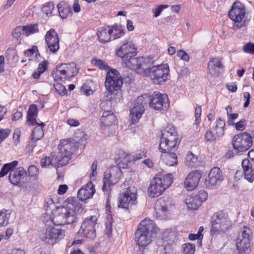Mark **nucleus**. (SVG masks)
<instances>
[{
	"label": "nucleus",
	"mask_w": 254,
	"mask_h": 254,
	"mask_svg": "<svg viewBox=\"0 0 254 254\" xmlns=\"http://www.w3.org/2000/svg\"><path fill=\"white\" fill-rule=\"evenodd\" d=\"M73 143L68 139H63L58 145L59 153L51 154L50 161L51 166L55 168H61L66 165L70 159L72 153Z\"/></svg>",
	"instance_id": "obj_1"
},
{
	"label": "nucleus",
	"mask_w": 254,
	"mask_h": 254,
	"mask_svg": "<svg viewBox=\"0 0 254 254\" xmlns=\"http://www.w3.org/2000/svg\"><path fill=\"white\" fill-rule=\"evenodd\" d=\"M155 229V223L150 219L146 218L140 222L135 234L136 243L139 247L144 249L150 243Z\"/></svg>",
	"instance_id": "obj_2"
},
{
	"label": "nucleus",
	"mask_w": 254,
	"mask_h": 254,
	"mask_svg": "<svg viewBox=\"0 0 254 254\" xmlns=\"http://www.w3.org/2000/svg\"><path fill=\"white\" fill-rule=\"evenodd\" d=\"M228 214L223 210L215 212L211 217L210 233L212 235L224 234L231 227Z\"/></svg>",
	"instance_id": "obj_3"
},
{
	"label": "nucleus",
	"mask_w": 254,
	"mask_h": 254,
	"mask_svg": "<svg viewBox=\"0 0 254 254\" xmlns=\"http://www.w3.org/2000/svg\"><path fill=\"white\" fill-rule=\"evenodd\" d=\"M173 177L171 174L154 177L150 182L148 193L151 197H156L161 195L171 185Z\"/></svg>",
	"instance_id": "obj_4"
},
{
	"label": "nucleus",
	"mask_w": 254,
	"mask_h": 254,
	"mask_svg": "<svg viewBox=\"0 0 254 254\" xmlns=\"http://www.w3.org/2000/svg\"><path fill=\"white\" fill-rule=\"evenodd\" d=\"M178 139V134L175 128L172 126H167L162 131L159 150L161 152L176 150Z\"/></svg>",
	"instance_id": "obj_5"
},
{
	"label": "nucleus",
	"mask_w": 254,
	"mask_h": 254,
	"mask_svg": "<svg viewBox=\"0 0 254 254\" xmlns=\"http://www.w3.org/2000/svg\"><path fill=\"white\" fill-rule=\"evenodd\" d=\"M148 99L149 104L152 109L161 111L166 110L169 106V100L168 96L166 94H162L159 92L155 91L151 95L145 94L137 97L138 103L145 102Z\"/></svg>",
	"instance_id": "obj_6"
},
{
	"label": "nucleus",
	"mask_w": 254,
	"mask_h": 254,
	"mask_svg": "<svg viewBox=\"0 0 254 254\" xmlns=\"http://www.w3.org/2000/svg\"><path fill=\"white\" fill-rule=\"evenodd\" d=\"M66 205L61 208L68 224L76 222L77 213L82 212L83 205L77 198L69 197Z\"/></svg>",
	"instance_id": "obj_7"
},
{
	"label": "nucleus",
	"mask_w": 254,
	"mask_h": 254,
	"mask_svg": "<svg viewBox=\"0 0 254 254\" xmlns=\"http://www.w3.org/2000/svg\"><path fill=\"white\" fill-rule=\"evenodd\" d=\"M147 73L143 76H149L151 81L156 84L162 85L168 79L169 74V67L168 64H161L149 66L147 68Z\"/></svg>",
	"instance_id": "obj_8"
},
{
	"label": "nucleus",
	"mask_w": 254,
	"mask_h": 254,
	"mask_svg": "<svg viewBox=\"0 0 254 254\" xmlns=\"http://www.w3.org/2000/svg\"><path fill=\"white\" fill-rule=\"evenodd\" d=\"M124 65L128 68L134 70L137 73L143 76L147 72V68L151 66L153 62L148 58L128 57L123 61Z\"/></svg>",
	"instance_id": "obj_9"
},
{
	"label": "nucleus",
	"mask_w": 254,
	"mask_h": 254,
	"mask_svg": "<svg viewBox=\"0 0 254 254\" xmlns=\"http://www.w3.org/2000/svg\"><path fill=\"white\" fill-rule=\"evenodd\" d=\"M123 84V80L120 72L115 69H110L106 74L105 79L106 89L113 95V93L116 91V95L120 98L121 94L118 91L121 89Z\"/></svg>",
	"instance_id": "obj_10"
},
{
	"label": "nucleus",
	"mask_w": 254,
	"mask_h": 254,
	"mask_svg": "<svg viewBox=\"0 0 254 254\" xmlns=\"http://www.w3.org/2000/svg\"><path fill=\"white\" fill-rule=\"evenodd\" d=\"M79 69L73 62L63 63L56 66L55 78L62 81L69 80L78 73Z\"/></svg>",
	"instance_id": "obj_11"
},
{
	"label": "nucleus",
	"mask_w": 254,
	"mask_h": 254,
	"mask_svg": "<svg viewBox=\"0 0 254 254\" xmlns=\"http://www.w3.org/2000/svg\"><path fill=\"white\" fill-rule=\"evenodd\" d=\"M246 14L245 5L240 2H235L232 6L231 10L228 12L229 18L234 21L233 28L240 29L244 27L245 23L243 21Z\"/></svg>",
	"instance_id": "obj_12"
},
{
	"label": "nucleus",
	"mask_w": 254,
	"mask_h": 254,
	"mask_svg": "<svg viewBox=\"0 0 254 254\" xmlns=\"http://www.w3.org/2000/svg\"><path fill=\"white\" fill-rule=\"evenodd\" d=\"M252 231L249 227L244 226L237 238L236 247L240 254H249L251 252Z\"/></svg>",
	"instance_id": "obj_13"
},
{
	"label": "nucleus",
	"mask_w": 254,
	"mask_h": 254,
	"mask_svg": "<svg viewBox=\"0 0 254 254\" xmlns=\"http://www.w3.org/2000/svg\"><path fill=\"white\" fill-rule=\"evenodd\" d=\"M65 236L64 231L54 227H49L43 230L40 235L41 240L49 245H53L63 239Z\"/></svg>",
	"instance_id": "obj_14"
},
{
	"label": "nucleus",
	"mask_w": 254,
	"mask_h": 254,
	"mask_svg": "<svg viewBox=\"0 0 254 254\" xmlns=\"http://www.w3.org/2000/svg\"><path fill=\"white\" fill-rule=\"evenodd\" d=\"M136 200V190L129 187L123 189L118 199V206L128 209L130 206L135 204Z\"/></svg>",
	"instance_id": "obj_15"
},
{
	"label": "nucleus",
	"mask_w": 254,
	"mask_h": 254,
	"mask_svg": "<svg viewBox=\"0 0 254 254\" xmlns=\"http://www.w3.org/2000/svg\"><path fill=\"white\" fill-rule=\"evenodd\" d=\"M232 142L233 148L238 152L246 151L253 144L252 137L248 133H240L234 136Z\"/></svg>",
	"instance_id": "obj_16"
},
{
	"label": "nucleus",
	"mask_w": 254,
	"mask_h": 254,
	"mask_svg": "<svg viewBox=\"0 0 254 254\" xmlns=\"http://www.w3.org/2000/svg\"><path fill=\"white\" fill-rule=\"evenodd\" d=\"M121 175V171L118 167H113L109 171L104 173L102 190L104 192H108L111 187L115 185L119 180Z\"/></svg>",
	"instance_id": "obj_17"
},
{
	"label": "nucleus",
	"mask_w": 254,
	"mask_h": 254,
	"mask_svg": "<svg viewBox=\"0 0 254 254\" xmlns=\"http://www.w3.org/2000/svg\"><path fill=\"white\" fill-rule=\"evenodd\" d=\"M97 220L98 218L95 215L87 217L81 224L79 232H82L87 238L94 239L96 237L95 226Z\"/></svg>",
	"instance_id": "obj_18"
},
{
	"label": "nucleus",
	"mask_w": 254,
	"mask_h": 254,
	"mask_svg": "<svg viewBox=\"0 0 254 254\" xmlns=\"http://www.w3.org/2000/svg\"><path fill=\"white\" fill-rule=\"evenodd\" d=\"M223 176L220 169L215 167L212 168L205 180V185L209 189H214L220 186L223 180Z\"/></svg>",
	"instance_id": "obj_19"
},
{
	"label": "nucleus",
	"mask_w": 254,
	"mask_h": 254,
	"mask_svg": "<svg viewBox=\"0 0 254 254\" xmlns=\"http://www.w3.org/2000/svg\"><path fill=\"white\" fill-rule=\"evenodd\" d=\"M45 40L51 52L55 53L59 50L60 39L58 33L54 29L51 28L46 32Z\"/></svg>",
	"instance_id": "obj_20"
},
{
	"label": "nucleus",
	"mask_w": 254,
	"mask_h": 254,
	"mask_svg": "<svg viewBox=\"0 0 254 254\" xmlns=\"http://www.w3.org/2000/svg\"><path fill=\"white\" fill-rule=\"evenodd\" d=\"M26 174L27 172L23 167L12 168L9 174V180L12 184L20 186L24 182Z\"/></svg>",
	"instance_id": "obj_21"
},
{
	"label": "nucleus",
	"mask_w": 254,
	"mask_h": 254,
	"mask_svg": "<svg viewBox=\"0 0 254 254\" xmlns=\"http://www.w3.org/2000/svg\"><path fill=\"white\" fill-rule=\"evenodd\" d=\"M136 49L131 42H127L123 44L119 48L116 50V55L122 58V60L131 57H134L136 54Z\"/></svg>",
	"instance_id": "obj_22"
},
{
	"label": "nucleus",
	"mask_w": 254,
	"mask_h": 254,
	"mask_svg": "<svg viewBox=\"0 0 254 254\" xmlns=\"http://www.w3.org/2000/svg\"><path fill=\"white\" fill-rule=\"evenodd\" d=\"M201 175L197 171H192L187 176L184 181V186L188 190H194L198 185Z\"/></svg>",
	"instance_id": "obj_23"
},
{
	"label": "nucleus",
	"mask_w": 254,
	"mask_h": 254,
	"mask_svg": "<svg viewBox=\"0 0 254 254\" xmlns=\"http://www.w3.org/2000/svg\"><path fill=\"white\" fill-rule=\"evenodd\" d=\"M95 192L93 183L90 181L83 186L78 191L77 197L79 200L85 201L91 198Z\"/></svg>",
	"instance_id": "obj_24"
},
{
	"label": "nucleus",
	"mask_w": 254,
	"mask_h": 254,
	"mask_svg": "<svg viewBox=\"0 0 254 254\" xmlns=\"http://www.w3.org/2000/svg\"><path fill=\"white\" fill-rule=\"evenodd\" d=\"M223 68V64L218 58H212L208 63L207 70L212 76H218Z\"/></svg>",
	"instance_id": "obj_25"
},
{
	"label": "nucleus",
	"mask_w": 254,
	"mask_h": 254,
	"mask_svg": "<svg viewBox=\"0 0 254 254\" xmlns=\"http://www.w3.org/2000/svg\"><path fill=\"white\" fill-rule=\"evenodd\" d=\"M136 103L138 105H135L130 110L129 117L132 124L138 122L144 112V105L146 104L145 102L138 103L136 101Z\"/></svg>",
	"instance_id": "obj_26"
},
{
	"label": "nucleus",
	"mask_w": 254,
	"mask_h": 254,
	"mask_svg": "<svg viewBox=\"0 0 254 254\" xmlns=\"http://www.w3.org/2000/svg\"><path fill=\"white\" fill-rule=\"evenodd\" d=\"M172 150L162 152L161 159L162 162L166 165L169 166H175L178 164V158L175 152H171Z\"/></svg>",
	"instance_id": "obj_27"
},
{
	"label": "nucleus",
	"mask_w": 254,
	"mask_h": 254,
	"mask_svg": "<svg viewBox=\"0 0 254 254\" xmlns=\"http://www.w3.org/2000/svg\"><path fill=\"white\" fill-rule=\"evenodd\" d=\"M168 204L164 199H158L155 205V210L158 217L164 218L166 216L168 211Z\"/></svg>",
	"instance_id": "obj_28"
},
{
	"label": "nucleus",
	"mask_w": 254,
	"mask_h": 254,
	"mask_svg": "<svg viewBox=\"0 0 254 254\" xmlns=\"http://www.w3.org/2000/svg\"><path fill=\"white\" fill-rule=\"evenodd\" d=\"M101 122L105 126H110L116 123V117L112 111H106L103 113L101 118Z\"/></svg>",
	"instance_id": "obj_29"
},
{
	"label": "nucleus",
	"mask_w": 254,
	"mask_h": 254,
	"mask_svg": "<svg viewBox=\"0 0 254 254\" xmlns=\"http://www.w3.org/2000/svg\"><path fill=\"white\" fill-rule=\"evenodd\" d=\"M97 34L99 41L102 43H106L112 40V36L109 27H102L98 29Z\"/></svg>",
	"instance_id": "obj_30"
},
{
	"label": "nucleus",
	"mask_w": 254,
	"mask_h": 254,
	"mask_svg": "<svg viewBox=\"0 0 254 254\" xmlns=\"http://www.w3.org/2000/svg\"><path fill=\"white\" fill-rule=\"evenodd\" d=\"M37 114L38 109L36 105L34 104L30 105L27 115V122L29 126L37 124L36 120Z\"/></svg>",
	"instance_id": "obj_31"
},
{
	"label": "nucleus",
	"mask_w": 254,
	"mask_h": 254,
	"mask_svg": "<svg viewBox=\"0 0 254 254\" xmlns=\"http://www.w3.org/2000/svg\"><path fill=\"white\" fill-rule=\"evenodd\" d=\"M60 16L62 19L66 18L71 14L72 10L69 5L65 1L60 2L57 5Z\"/></svg>",
	"instance_id": "obj_32"
},
{
	"label": "nucleus",
	"mask_w": 254,
	"mask_h": 254,
	"mask_svg": "<svg viewBox=\"0 0 254 254\" xmlns=\"http://www.w3.org/2000/svg\"><path fill=\"white\" fill-rule=\"evenodd\" d=\"M64 215L62 209H59L52 219L54 224L58 226L68 224Z\"/></svg>",
	"instance_id": "obj_33"
},
{
	"label": "nucleus",
	"mask_w": 254,
	"mask_h": 254,
	"mask_svg": "<svg viewBox=\"0 0 254 254\" xmlns=\"http://www.w3.org/2000/svg\"><path fill=\"white\" fill-rule=\"evenodd\" d=\"M186 203L188 208L191 210L197 209L201 204L195 195L189 196L186 199Z\"/></svg>",
	"instance_id": "obj_34"
},
{
	"label": "nucleus",
	"mask_w": 254,
	"mask_h": 254,
	"mask_svg": "<svg viewBox=\"0 0 254 254\" xmlns=\"http://www.w3.org/2000/svg\"><path fill=\"white\" fill-rule=\"evenodd\" d=\"M45 124L43 123L38 124L37 126L34 128L31 136L35 139V141H38L44 135L43 127Z\"/></svg>",
	"instance_id": "obj_35"
},
{
	"label": "nucleus",
	"mask_w": 254,
	"mask_h": 254,
	"mask_svg": "<svg viewBox=\"0 0 254 254\" xmlns=\"http://www.w3.org/2000/svg\"><path fill=\"white\" fill-rule=\"evenodd\" d=\"M112 40L118 39L124 35V30L121 26L115 25L110 28Z\"/></svg>",
	"instance_id": "obj_36"
},
{
	"label": "nucleus",
	"mask_w": 254,
	"mask_h": 254,
	"mask_svg": "<svg viewBox=\"0 0 254 254\" xmlns=\"http://www.w3.org/2000/svg\"><path fill=\"white\" fill-rule=\"evenodd\" d=\"M225 126V122L219 118L216 121V125L212 127V129L214 132H216L221 137L224 134V127Z\"/></svg>",
	"instance_id": "obj_37"
},
{
	"label": "nucleus",
	"mask_w": 254,
	"mask_h": 254,
	"mask_svg": "<svg viewBox=\"0 0 254 254\" xmlns=\"http://www.w3.org/2000/svg\"><path fill=\"white\" fill-rule=\"evenodd\" d=\"M18 165L17 161H13L10 163L5 164L0 171V178L5 176L8 172L10 173L12 168H15Z\"/></svg>",
	"instance_id": "obj_38"
},
{
	"label": "nucleus",
	"mask_w": 254,
	"mask_h": 254,
	"mask_svg": "<svg viewBox=\"0 0 254 254\" xmlns=\"http://www.w3.org/2000/svg\"><path fill=\"white\" fill-rule=\"evenodd\" d=\"M10 213L9 210L2 209L0 212V227H5L9 223Z\"/></svg>",
	"instance_id": "obj_39"
},
{
	"label": "nucleus",
	"mask_w": 254,
	"mask_h": 254,
	"mask_svg": "<svg viewBox=\"0 0 254 254\" xmlns=\"http://www.w3.org/2000/svg\"><path fill=\"white\" fill-rule=\"evenodd\" d=\"M24 33L26 36L33 34L39 32L38 24H30L26 26H23Z\"/></svg>",
	"instance_id": "obj_40"
},
{
	"label": "nucleus",
	"mask_w": 254,
	"mask_h": 254,
	"mask_svg": "<svg viewBox=\"0 0 254 254\" xmlns=\"http://www.w3.org/2000/svg\"><path fill=\"white\" fill-rule=\"evenodd\" d=\"M91 63L101 70H107L110 68V66L107 62L99 59H93Z\"/></svg>",
	"instance_id": "obj_41"
},
{
	"label": "nucleus",
	"mask_w": 254,
	"mask_h": 254,
	"mask_svg": "<svg viewBox=\"0 0 254 254\" xmlns=\"http://www.w3.org/2000/svg\"><path fill=\"white\" fill-rule=\"evenodd\" d=\"M195 245L190 243H185L182 246V252L184 254H194Z\"/></svg>",
	"instance_id": "obj_42"
},
{
	"label": "nucleus",
	"mask_w": 254,
	"mask_h": 254,
	"mask_svg": "<svg viewBox=\"0 0 254 254\" xmlns=\"http://www.w3.org/2000/svg\"><path fill=\"white\" fill-rule=\"evenodd\" d=\"M221 136L216 134V132L212 129H209L205 133L204 138L207 141H214L216 140L219 139Z\"/></svg>",
	"instance_id": "obj_43"
},
{
	"label": "nucleus",
	"mask_w": 254,
	"mask_h": 254,
	"mask_svg": "<svg viewBox=\"0 0 254 254\" xmlns=\"http://www.w3.org/2000/svg\"><path fill=\"white\" fill-rule=\"evenodd\" d=\"M201 108L200 106H198L196 105V106L195 108V122L194 124L196 126V129L197 130V132L199 131V129L198 128V126L200 124L201 122Z\"/></svg>",
	"instance_id": "obj_44"
},
{
	"label": "nucleus",
	"mask_w": 254,
	"mask_h": 254,
	"mask_svg": "<svg viewBox=\"0 0 254 254\" xmlns=\"http://www.w3.org/2000/svg\"><path fill=\"white\" fill-rule=\"evenodd\" d=\"M55 92L61 96L66 95L67 90L64 86L60 83H56L54 84Z\"/></svg>",
	"instance_id": "obj_45"
},
{
	"label": "nucleus",
	"mask_w": 254,
	"mask_h": 254,
	"mask_svg": "<svg viewBox=\"0 0 254 254\" xmlns=\"http://www.w3.org/2000/svg\"><path fill=\"white\" fill-rule=\"evenodd\" d=\"M54 9L53 2H48L45 3L42 8V12L47 15H51Z\"/></svg>",
	"instance_id": "obj_46"
},
{
	"label": "nucleus",
	"mask_w": 254,
	"mask_h": 254,
	"mask_svg": "<svg viewBox=\"0 0 254 254\" xmlns=\"http://www.w3.org/2000/svg\"><path fill=\"white\" fill-rule=\"evenodd\" d=\"M11 132V129L9 128L0 129V143L10 134Z\"/></svg>",
	"instance_id": "obj_47"
},
{
	"label": "nucleus",
	"mask_w": 254,
	"mask_h": 254,
	"mask_svg": "<svg viewBox=\"0 0 254 254\" xmlns=\"http://www.w3.org/2000/svg\"><path fill=\"white\" fill-rule=\"evenodd\" d=\"M247 125V121L245 119H242L235 124V128L238 130H244Z\"/></svg>",
	"instance_id": "obj_48"
},
{
	"label": "nucleus",
	"mask_w": 254,
	"mask_h": 254,
	"mask_svg": "<svg viewBox=\"0 0 254 254\" xmlns=\"http://www.w3.org/2000/svg\"><path fill=\"white\" fill-rule=\"evenodd\" d=\"M22 32H24L23 26H18L14 29L12 33V35L14 38L18 39L21 35Z\"/></svg>",
	"instance_id": "obj_49"
},
{
	"label": "nucleus",
	"mask_w": 254,
	"mask_h": 254,
	"mask_svg": "<svg viewBox=\"0 0 254 254\" xmlns=\"http://www.w3.org/2000/svg\"><path fill=\"white\" fill-rule=\"evenodd\" d=\"M243 51L245 53L254 54V43H249L243 47Z\"/></svg>",
	"instance_id": "obj_50"
},
{
	"label": "nucleus",
	"mask_w": 254,
	"mask_h": 254,
	"mask_svg": "<svg viewBox=\"0 0 254 254\" xmlns=\"http://www.w3.org/2000/svg\"><path fill=\"white\" fill-rule=\"evenodd\" d=\"M38 169L36 166L31 165L28 167L27 173L28 175L31 177H36L38 175Z\"/></svg>",
	"instance_id": "obj_51"
},
{
	"label": "nucleus",
	"mask_w": 254,
	"mask_h": 254,
	"mask_svg": "<svg viewBox=\"0 0 254 254\" xmlns=\"http://www.w3.org/2000/svg\"><path fill=\"white\" fill-rule=\"evenodd\" d=\"M198 199L200 201L201 203L202 202L205 201L208 197V194L206 191L204 190H200L198 193L195 195Z\"/></svg>",
	"instance_id": "obj_52"
},
{
	"label": "nucleus",
	"mask_w": 254,
	"mask_h": 254,
	"mask_svg": "<svg viewBox=\"0 0 254 254\" xmlns=\"http://www.w3.org/2000/svg\"><path fill=\"white\" fill-rule=\"evenodd\" d=\"M177 56L179 57L181 60L186 62H188L190 59V57L188 53L183 50H180L177 52Z\"/></svg>",
	"instance_id": "obj_53"
},
{
	"label": "nucleus",
	"mask_w": 254,
	"mask_h": 254,
	"mask_svg": "<svg viewBox=\"0 0 254 254\" xmlns=\"http://www.w3.org/2000/svg\"><path fill=\"white\" fill-rule=\"evenodd\" d=\"M48 63L47 61H44L39 64L37 70L40 73H43L47 70Z\"/></svg>",
	"instance_id": "obj_54"
},
{
	"label": "nucleus",
	"mask_w": 254,
	"mask_h": 254,
	"mask_svg": "<svg viewBox=\"0 0 254 254\" xmlns=\"http://www.w3.org/2000/svg\"><path fill=\"white\" fill-rule=\"evenodd\" d=\"M50 157H43L41 160V165L42 167L51 165Z\"/></svg>",
	"instance_id": "obj_55"
},
{
	"label": "nucleus",
	"mask_w": 254,
	"mask_h": 254,
	"mask_svg": "<svg viewBox=\"0 0 254 254\" xmlns=\"http://www.w3.org/2000/svg\"><path fill=\"white\" fill-rule=\"evenodd\" d=\"M168 7L167 5H159L156 9L154 10V14L155 17L158 16L162 10L165 8H167Z\"/></svg>",
	"instance_id": "obj_56"
},
{
	"label": "nucleus",
	"mask_w": 254,
	"mask_h": 254,
	"mask_svg": "<svg viewBox=\"0 0 254 254\" xmlns=\"http://www.w3.org/2000/svg\"><path fill=\"white\" fill-rule=\"evenodd\" d=\"M202 235L200 232V230H198V232L197 234H190L189 236V238L190 240H195L196 239H199L200 237H201V239L202 238Z\"/></svg>",
	"instance_id": "obj_57"
},
{
	"label": "nucleus",
	"mask_w": 254,
	"mask_h": 254,
	"mask_svg": "<svg viewBox=\"0 0 254 254\" xmlns=\"http://www.w3.org/2000/svg\"><path fill=\"white\" fill-rule=\"evenodd\" d=\"M68 189V187L66 185H60L58 190V193L59 194L62 195L66 192L67 190Z\"/></svg>",
	"instance_id": "obj_58"
},
{
	"label": "nucleus",
	"mask_w": 254,
	"mask_h": 254,
	"mask_svg": "<svg viewBox=\"0 0 254 254\" xmlns=\"http://www.w3.org/2000/svg\"><path fill=\"white\" fill-rule=\"evenodd\" d=\"M146 157V152L142 151L141 152L136 153L132 156V159L136 161Z\"/></svg>",
	"instance_id": "obj_59"
},
{
	"label": "nucleus",
	"mask_w": 254,
	"mask_h": 254,
	"mask_svg": "<svg viewBox=\"0 0 254 254\" xmlns=\"http://www.w3.org/2000/svg\"><path fill=\"white\" fill-rule=\"evenodd\" d=\"M97 162L96 161H95L92 164L91 166V171H92L90 177H95L97 174Z\"/></svg>",
	"instance_id": "obj_60"
},
{
	"label": "nucleus",
	"mask_w": 254,
	"mask_h": 254,
	"mask_svg": "<svg viewBox=\"0 0 254 254\" xmlns=\"http://www.w3.org/2000/svg\"><path fill=\"white\" fill-rule=\"evenodd\" d=\"M242 166L243 170H245V169L252 167V165L248 159H244L242 162Z\"/></svg>",
	"instance_id": "obj_61"
},
{
	"label": "nucleus",
	"mask_w": 254,
	"mask_h": 254,
	"mask_svg": "<svg viewBox=\"0 0 254 254\" xmlns=\"http://www.w3.org/2000/svg\"><path fill=\"white\" fill-rule=\"evenodd\" d=\"M78 0H74L73 5V9L75 12H79L80 11V6Z\"/></svg>",
	"instance_id": "obj_62"
},
{
	"label": "nucleus",
	"mask_w": 254,
	"mask_h": 254,
	"mask_svg": "<svg viewBox=\"0 0 254 254\" xmlns=\"http://www.w3.org/2000/svg\"><path fill=\"white\" fill-rule=\"evenodd\" d=\"M22 116V113L20 111H17L12 116V120L13 121H17Z\"/></svg>",
	"instance_id": "obj_63"
},
{
	"label": "nucleus",
	"mask_w": 254,
	"mask_h": 254,
	"mask_svg": "<svg viewBox=\"0 0 254 254\" xmlns=\"http://www.w3.org/2000/svg\"><path fill=\"white\" fill-rule=\"evenodd\" d=\"M67 123L68 125L73 127H76L79 125V123L77 120H75L73 119H69L67 120Z\"/></svg>",
	"instance_id": "obj_64"
}]
</instances>
